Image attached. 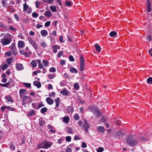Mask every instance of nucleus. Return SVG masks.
Here are the masks:
<instances>
[{"label": "nucleus", "mask_w": 152, "mask_h": 152, "mask_svg": "<svg viewBox=\"0 0 152 152\" xmlns=\"http://www.w3.org/2000/svg\"><path fill=\"white\" fill-rule=\"evenodd\" d=\"M9 48L11 49V52H12V54L13 55H15L18 54L17 50L15 46V43H12L11 45L9 47Z\"/></svg>", "instance_id": "nucleus-5"}, {"label": "nucleus", "mask_w": 152, "mask_h": 152, "mask_svg": "<svg viewBox=\"0 0 152 152\" xmlns=\"http://www.w3.org/2000/svg\"><path fill=\"white\" fill-rule=\"evenodd\" d=\"M42 62L44 65V66L45 67H46L48 66V64L49 62L46 60H43L42 61Z\"/></svg>", "instance_id": "nucleus-43"}, {"label": "nucleus", "mask_w": 152, "mask_h": 152, "mask_svg": "<svg viewBox=\"0 0 152 152\" xmlns=\"http://www.w3.org/2000/svg\"><path fill=\"white\" fill-rule=\"evenodd\" d=\"M23 104H27L28 103H30L31 101V99L30 96H24L23 99Z\"/></svg>", "instance_id": "nucleus-7"}, {"label": "nucleus", "mask_w": 152, "mask_h": 152, "mask_svg": "<svg viewBox=\"0 0 152 152\" xmlns=\"http://www.w3.org/2000/svg\"><path fill=\"white\" fill-rule=\"evenodd\" d=\"M9 67V66L7 64H4L2 67V70H4Z\"/></svg>", "instance_id": "nucleus-40"}, {"label": "nucleus", "mask_w": 152, "mask_h": 152, "mask_svg": "<svg viewBox=\"0 0 152 152\" xmlns=\"http://www.w3.org/2000/svg\"><path fill=\"white\" fill-rule=\"evenodd\" d=\"M50 9L53 12H56V9L55 7L52 6H50Z\"/></svg>", "instance_id": "nucleus-50"}, {"label": "nucleus", "mask_w": 152, "mask_h": 152, "mask_svg": "<svg viewBox=\"0 0 152 152\" xmlns=\"http://www.w3.org/2000/svg\"><path fill=\"white\" fill-rule=\"evenodd\" d=\"M63 55V53L62 51H60L58 54V58L60 57L61 56H62Z\"/></svg>", "instance_id": "nucleus-52"}, {"label": "nucleus", "mask_w": 152, "mask_h": 152, "mask_svg": "<svg viewBox=\"0 0 152 152\" xmlns=\"http://www.w3.org/2000/svg\"><path fill=\"white\" fill-rule=\"evenodd\" d=\"M36 7L37 8H39L41 5V2L38 0H37L35 2Z\"/></svg>", "instance_id": "nucleus-26"}, {"label": "nucleus", "mask_w": 152, "mask_h": 152, "mask_svg": "<svg viewBox=\"0 0 152 152\" xmlns=\"http://www.w3.org/2000/svg\"><path fill=\"white\" fill-rule=\"evenodd\" d=\"M58 46L56 45H54L52 46V48L53 49V53H56L57 52V50L56 49V48H57L58 49L59 48H58Z\"/></svg>", "instance_id": "nucleus-24"}, {"label": "nucleus", "mask_w": 152, "mask_h": 152, "mask_svg": "<svg viewBox=\"0 0 152 152\" xmlns=\"http://www.w3.org/2000/svg\"><path fill=\"white\" fill-rule=\"evenodd\" d=\"M48 110V109L46 107H44L42 108L41 110V112L42 113H46Z\"/></svg>", "instance_id": "nucleus-37"}, {"label": "nucleus", "mask_w": 152, "mask_h": 152, "mask_svg": "<svg viewBox=\"0 0 152 152\" xmlns=\"http://www.w3.org/2000/svg\"><path fill=\"white\" fill-rule=\"evenodd\" d=\"M26 91V90L25 89H21L20 90L19 93H20V95L21 97L23 95V94L25 93Z\"/></svg>", "instance_id": "nucleus-28"}, {"label": "nucleus", "mask_w": 152, "mask_h": 152, "mask_svg": "<svg viewBox=\"0 0 152 152\" xmlns=\"http://www.w3.org/2000/svg\"><path fill=\"white\" fill-rule=\"evenodd\" d=\"M50 21H47L45 23V26L46 27H48L50 26Z\"/></svg>", "instance_id": "nucleus-61"}, {"label": "nucleus", "mask_w": 152, "mask_h": 152, "mask_svg": "<svg viewBox=\"0 0 152 152\" xmlns=\"http://www.w3.org/2000/svg\"><path fill=\"white\" fill-rule=\"evenodd\" d=\"M63 120L64 123L67 124L69 121V118L68 117L65 116L63 118Z\"/></svg>", "instance_id": "nucleus-23"}, {"label": "nucleus", "mask_w": 152, "mask_h": 152, "mask_svg": "<svg viewBox=\"0 0 152 152\" xmlns=\"http://www.w3.org/2000/svg\"><path fill=\"white\" fill-rule=\"evenodd\" d=\"M97 131L101 133H104L105 131L104 127L103 126H98L97 128Z\"/></svg>", "instance_id": "nucleus-14"}, {"label": "nucleus", "mask_w": 152, "mask_h": 152, "mask_svg": "<svg viewBox=\"0 0 152 152\" xmlns=\"http://www.w3.org/2000/svg\"><path fill=\"white\" fill-rule=\"evenodd\" d=\"M116 34V32L115 31H112L110 34V35L112 37H114Z\"/></svg>", "instance_id": "nucleus-44"}, {"label": "nucleus", "mask_w": 152, "mask_h": 152, "mask_svg": "<svg viewBox=\"0 0 152 152\" xmlns=\"http://www.w3.org/2000/svg\"><path fill=\"white\" fill-rule=\"evenodd\" d=\"M69 71L70 72L72 73H77V71L76 69L74 67H70Z\"/></svg>", "instance_id": "nucleus-19"}, {"label": "nucleus", "mask_w": 152, "mask_h": 152, "mask_svg": "<svg viewBox=\"0 0 152 152\" xmlns=\"http://www.w3.org/2000/svg\"><path fill=\"white\" fill-rule=\"evenodd\" d=\"M85 60H84L83 56H81L80 57V64H84Z\"/></svg>", "instance_id": "nucleus-38"}, {"label": "nucleus", "mask_w": 152, "mask_h": 152, "mask_svg": "<svg viewBox=\"0 0 152 152\" xmlns=\"http://www.w3.org/2000/svg\"><path fill=\"white\" fill-rule=\"evenodd\" d=\"M104 151V148L102 147H101L98 149L97 150V152H102Z\"/></svg>", "instance_id": "nucleus-58"}, {"label": "nucleus", "mask_w": 152, "mask_h": 152, "mask_svg": "<svg viewBox=\"0 0 152 152\" xmlns=\"http://www.w3.org/2000/svg\"><path fill=\"white\" fill-rule=\"evenodd\" d=\"M44 3H47L49 4H51L53 1V0H42Z\"/></svg>", "instance_id": "nucleus-39"}, {"label": "nucleus", "mask_w": 152, "mask_h": 152, "mask_svg": "<svg viewBox=\"0 0 152 152\" xmlns=\"http://www.w3.org/2000/svg\"><path fill=\"white\" fill-rule=\"evenodd\" d=\"M44 14L48 17H50L52 15L50 11H46Z\"/></svg>", "instance_id": "nucleus-30"}, {"label": "nucleus", "mask_w": 152, "mask_h": 152, "mask_svg": "<svg viewBox=\"0 0 152 152\" xmlns=\"http://www.w3.org/2000/svg\"><path fill=\"white\" fill-rule=\"evenodd\" d=\"M35 111L34 110H30L28 112V116H32L35 115Z\"/></svg>", "instance_id": "nucleus-20"}, {"label": "nucleus", "mask_w": 152, "mask_h": 152, "mask_svg": "<svg viewBox=\"0 0 152 152\" xmlns=\"http://www.w3.org/2000/svg\"><path fill=\"white\" fill-rule=\"evenodd\" d=\"M88 109L90 110V111L94 113H95V112L97 109V107L94 106H91L89 107Z\"/></svg>", "instance_id": "nucleus-11"}, {"label": "nucleus", "mask_w": 152, "mask_h": 152, "mask_svg": "<svg viewBox=\"0 0 152 152\" xmlns=\"http://www.w3.org/2000/svg\"><path fill=\"white\" fill-rule=\"evenodd\" d=\"M52 144V142L50 141H48L46 140L43 141L41 142V143H39L38 144V148L47 149L50 148Z\"/></svg>", "instance_id": "nucleus-2"}, {"label": "nucleus", "mask_w": 152, "mask_h": 152, "mask_svg": "<svg viewBox=\"0 0 152 152\" xmlns=\"http://www.w3.org/2000/svg\"><path fill=\"white\" fill-rule=\"evenodd\" d=\"M49 71L50 72H55L56 71V69L54 67H52L50 69Z\"/></svg>", "instance_id": "nucleus-45"}, {"label": "nucleus", "mask_w": 152, "mask_h": 152, "mask_svg": "<svg viewBox=\"0 0 152 152\" xmlns=\"http://www.w3.org/2000/svg\"><path fill=\"white\" fill-rule=\"evenodd\" d=\"M74 118L76 120H78L80 119V116L78 114L76 113L74 115Z\"/></svg>", "instance_id": "nucleus-49"}, {"label": "nucleus", "mask_w": 152, "mask_h": 152, "mask_svg": "<svg viewBox=\"0 0 152 152\" xmlns=\"http://www.w3.org/2000/svg\"><path fill=\"white\" fill-rule=\"evenodd\" d=\"M95 49H96V50L98 52H100L101 51V48L99 45L96 44L95 45Z\"/></svg>", "instance_id": "nucleus-27"}, {"label": "nucleus", "mask_w": 152, "mask_h": 152, "mask_svg": "<svg viewBox=\"0 0 152 152\" xmlns=\"http://www.w3.org/2000/svg\"><path fill=\"white\" fill-rule=\"evenodd\" d=\"M12 41L11 35L7 34H5L4 37L0 39V43L2 46H4L10 44Z\"/></svg>", "instance_id": "nucleus-1"}, {"label": "nucleus", "mask_w": 152, "mask_h": 152, "mask_svg": "<svg viewBox=\"0 0 152 152\" xmlns=\"http://www.w3.org/2000/svg\"><path fill=\"white\" fill-rule=\"evenodd\" d=\"M56 76L54 75V74H49L48 75V77L50 79H53L54 77H55Z\"/></svg>", "instance_id": "nucleus-41"}, {"label": "nucleus", "mask_w": 152, "mask_h": 152, "mask_svg": "<svg viewBox=\"0 0 152 152\" xmlns=\"http://www.w3.org/2000/svg\"><path fill=\"white\" fill-rule=\"evenodd\" d=\"M84 64H80V69L81 71H83L84 69Z\"/></svg>", "instance_id": "nucleus-53"}, {"label": "nucleus", "mask_w": 152, "mask_h": 152, "mask_svg": "<svg viewBox=\"0 0 152 152\" xmlns=\"http://www.w3.org/2000/svg\"><path fill=\"white\" fill-rule=\"evenodd\" d=\"M46 101L48 104L50 105L52 104L54 102L53 100L49 97L46 98Z\"/></svg>", "instance_id": "nucleus-13"}, {"label": "nucleus", "mask_w": 152, "mask_h": 152, "mask_svg": "<svg viewBox=\"0 0 152 152\" xmlns=\"http://www.w3.org/2000/svg\"><path fill=\"white\" fill-rule=\"evenodd\" d=\"M83 127L85 129L86 132H88V129L89 127V126L87 124V121L85 119H84V123Z\"/></svg>", "instance_id": "nucleus-8"}, {"label": "nucleus", "mask_w": 152, "mask_h": 152, "mask_svg": "<svg viewBox=\"0 0 152 152\" xmlns=\"http://www.w3.org/2000/svg\"><path fill=\"white\" fill-rule=\"evenodd\" d=\"M23 10L24 11H26L28 14L31 13L32 11L31 8L29 7L26 2L23 4Z\"/></svg>", "instance_id": "nucleus-6"}, {"label": "nucleus", "mask_w": 152, "mask_h": 152, "mask_svg": "<svg viewBox=\"0 0 152 152\" xmlns=\"http://www.w3.org/2000/svg\"><path fill=\"white\" fill-rule=\"evenodd\" d=\"M23 85L25 86L26 87L29 88L31 87V84L30 83H23Z\"/></svg>", "instance_id": "nucleus-42"}, {"label": "nucleus", "mask_w": 152, "mask_h": 152, "mask_svg": "<svg viewBox=\"0 0 152 152\" xmlns=\"http://www.w3.org/2000/svg\"><path fill=\"white\" fill-rule=\"evenodd\" d=\"M13 59L12 58H7L6 59L7 62L8 64L10 65L12 64V61L13 60Z\"/></svg>", "instance_id": "nucleus-29"}, {"label": "nucleus", "mask_w": 152, "mask_h": 152, "mask_svg": "<svg viewBox=\"0 0 152 152\" xmlns=\"http://www.w3.org/2000/svg\"><path fill=\"white\" fill-rule=\"evenodd\" d=\"M71 137L68 136L66 137V140L67 142H70L71 141Z\"/></svg>", "instance_id": "nucleus-56"}, {"label": "nucleus", "mask_w": 152, "mask_h": 152, "mask_svg": "<svg viewBox=\"0 0 152 152\" xmlns=\"http://www.w3.org/2000/svg\"><path fill=\"white\" fill-rule=\"evenodd\" d=\"M60 93L63 96H67L69 94L70 92L66 89L64 88L60 91Z\"/></svg>", "instance_id": "nucleus-9"}, {"label": "nucleus", "mask_w": 152, "mask_h": 152, "mask_svg": "<svg viewBox=\"0 0 152 152\" xmlns=\"http://www.w3.org/2000/svg\"><path fill=\"white\" fill-rule=\"evenodd\" d=\"M14 17L17 21H19V18L17 14H15L14 15Z\"/></svg>", "instance_id": "nucleus-57"}, {"label": "nucleus", "mask_w": 152, "mask_h": 152, "mask_svg": "<svg viewBox=\"0 0 152 152\" xmlns=\"http://www.w3.org/2000/svg\"><path fill=\"white\" fill-rule=\"evenodd\" d=\"M2 6L3 7H4L7 5V3L6 1L4 0H2Z\"/></svg>", "instance_id": "nucleus-59"}, {"label": "nucleus", "mask_w": 152, "mask_h": 152, "mask_svg": "<svg viewBox=\"0 0 152 152\" xmlns=\"http://www.w3.org/2000/svg\"><path fill=\"white\" fill-rule=\"evenodd\" d=\"M56 93L54 92H51L49 94V96H50L51 97H54L55 96V95Z\"/></svg>", "instance_id": "nucleus-62"}, {"label": "nucleus", "mask_w": 152, "mask_h": 152, "mask_svg": "<svg viewBox=\"0 0 152 152\" xmlns=\"http://www.w3.org/2000/svg\"><path fill=\"white\" fill-rule=\"evenodd\" d=\"M69 60L71 61H75L74 57L72 55H70L69 56Z\"/></svg>", "instance_id": "nucleus-54"}, {"label": "nucleus", "mask_w": 152, "mask_h": 152, "mask_svg": "<svg viewBox=\"0 0 152 152\" xmlns=\"http://www.w3.org/2000/svg\"><path fill=\"white\" fill-rule=\"evenodd\" d=\"M5 98L7 100V101L8 102H11L12 103H13L14 102L12 97L10 95L7 96L5 97Z\"/></svg>", "instance_id": "nucleus-17"}, {"label": "nucleus", "mask_w": 152, "mask_h": 152, "mask_svg": "<svg viewBox=\"0 0 152 152\" xmlns=\"http://www.w3.org/2000/svg\"><path fill=\"white\" fill-rule=\"evenodd\" d=\"M100 121L102 122H104L106 121V118L103 116H102L100 119Z\"/></svg>", "instance_id": "nucleus-60"}, {"label": "nucleus", "mask_w": 152, "mask_h": 152, "mask_svg": "<svg viewBox=\"0 0 152 152\" xmlns=\"http://www.w3.org/2000/svg\"><path fill=\"white\" fill-rule=\"evenodd\" d=\"M40 34L41 35L44 37L47 36L48 34L47 31L45 30H42L41 31Z\"/></svg>", "instance_id": "nucleus-15"}, {"label": "nucleus", "mask_w": 152, "mask_h": 152, "mask_svg": "<svg viewBox=\"0 0 152 152\" xmlns=\"http://www.w3.org/2000/svg\"><path fill=\"white\" fill-rule=\"evenodd\" d=\"M74 88L75 89H78L79 88V85L77 83H75L74 84Z\"/></svg>", "instance_id": "nucleus-47"}, {"label": "nucleus", "mask_w": 152, "mask_h": 152, "mask_svg": "<svg viewBox=\"0 0 152 152\" xmlns=\"http://www.w3.org/2000/svg\"><path fill=\"white\" fill-rule=\"evenodd\" d=\"M60 98L59 97H57V99L55 100V101L56 103V107H57L59 106L60 104Z\"/></svg>", "instance_id": "nucleus-25"}, {"label": "nucleus", "mask_w": 152, "mask_h": 152, "mask_svg": "<svg viewBox=\"0 0 152 152\" xmlns=\"http://www.w3.org/2000/svg\"><path fill=\"white\" fill-rule=\"evenodd\" d=\"M31 64L33 68H35L37 66V63L35 61H32L31 63Z\"/></svg>", "instance_id": "nucleus-33"}, {"label": "nucleus", "mask_w": 152, "mask_h": 152, "mask_svg": "<svg viewBox=\"0 0 152 152\" xmlns=\"http://www.w3.org/2000/svg\"><path fill=\"white\" fill-rule=\"evenodd\" d=\"M60 64L62 65H64L66 64V61L64 60H62L60 61Z\"/></svg>", "instance_id": "nucleus-64"}, {"label": "nucleus", "mask_w": 152, "mask_h": 152, "mask_svg": "<svg viewBox=\"0 0 152 152\" xmlns=\"http://www.w3.org/2000/svg\"><path fill=\"white\" fill-rule=\"evenodd\" d=\"M65 4L66 6H71L72 4L69 1H67L66 2H65Z\"/></svg>", "instance_id": "nucleus-55"}, {"label": "nucleus", "mask_w": 152, "mask_h": 152, "mask_svg": "<svg viewBox=\"0 0 152 152\" xmlns=\"http://www.w3.org/2000/svg\"><path fill=\"white\" fill-rule=\"evenodd\" d=\"M27 39L29 43L35 50H36L38 49V45L37 43L35 41L33 40L31 37H27Z\"/></svg>", "instance_id": "nucleus-4"}, {"label": "nucleus", "mask_w": 152, "mask_h": 152, "mask_svg": "<svg viewBox=\"0 0 152 152\" xmlns=\"http://www.w3.org/2000/svg\"><path fill=\"white\" fill-rule=\"evenodd\" d=\"M10 83V82H8L5 84L0 83V85L3 87H7L9 86Z\"/></svg>", "instance_id": "nucleus-31"}, {"label": "nucleus", "mask_w": 152, "mask_h": 152, "mask_svg": "<svg viewBox=\"0 0 152 152\" xmlns=\"http://www.w3.org/2000/svg\"><path fill=\"white\" fill-rule=\"evenodd\" d=\"M45 124V121L42 118H40L39 119V124L40 126H43Z\"/></svg>", "instance_id": "nucleus-16"}, {"label": "nucleus", "mask_w": 152, "mask_h": 152, "mask_svg": "<svg viewBox=\"0 0 152 152\" xmlns=\"http://www.w3.org/2000/svg\"><path fill=\"white\" fill-rule=\"evenodd\" d=\"M44 105H43V104L42 103H39V104H38V107H37V109H38L40 107H42V106H44Z\"/></svg>", "instance_id": "nucleus-63"}, {"label": "nucleus", "mask_w": 152, "mask_h": 152, "mask_svg": "<svg viewBox=\"0 0 152 152\" xmlns=\"http://www.w3.org/2000/svg\"><path fill=\"white\" fill-rule=\"evenodd\" d=\"M48 126L49 127V131L53 133H55V131L53 129V126H52L49 125H48Z\"/></svg>", "instance_id": "nucleus-35"}, {"label": "nucleus", "mask_w": 152, "mask_h": 152, "mask_svg": "<svg viewBox=\"0 0 152 152\" xmlns=\"http://www.w3.org/2000/svg\"><path fill=\"white\" fill-rule=\"evenodd\" d=\"M126 142L129 145L133 147L137 143V140L134 138L131 135H129L127 137Z\"/></svg>", "instance_id": "nucleus-3"}, {"label": "nucleus", "mask_w": 152, "mask_h": 152, "mask_svg": "<svg viewBox=\"0 0 152 152\" xmlns=\"http://www.w3.org/2000/svg\"><path fill=\"white\" fill-rule=\"evenodd\" d=\"M116 134H117V136L119 137H121L123 136V133L122 130H120L117 132Z\"/></svg>", "instance_id": "nucleus-34"}, {"label": "nucleus", "mask_w": 152, "mask_h": 152, "mask_svg": "<svg viewBox=\"0 0 152 152\" xmlns=\"http://www.w3.org/2000/svg\"><path fill=\"white\" fill-rule=\"evenodd\" d=\"M40 45L43 48H45L47 45L46 42H44L41 43Z\"/></svg>", "instance_id": "nucleus-51"}, {"label": "nucleus", "mask_w": 152, "mask_h": 152, "mask_svg": "<svg viewBox=\"0 0 152 152\" xmlns=\"http://www.w3.org/2000/svg\"><path fill=\"white\" fill-rule=\"evenodd\" d=\"M12 53L11 51H10L5 53L4 55H7V57L10 56L11 55Z\"/></svg>", "instance_id": "nucleus-46"}, {"label": "nucleus", "mask_w": 152, "mask_h": 152, "mask_svg": "<svg viewBox=\"0 0 152 152\" xmlns=\"http://www.w3.org/2000/svg\"><path fill=\"white\" fill-rule=\"evenodd\" d=\"M10 147V149L12 150H14L15 148V146L13 144V143L12 142H10V144H9Z\"/></svg>", "instance_id": "nucleus-36"}, {"label": "nucleus", "mask_w": 152, "mask_h": 152, "mask_svg": "<svg viewBox=\"0 0 152 152\" xmlns=\"http://www.w3.org/2000/svg\"><path fill=\"white\" fill-rule=\"evenodd\" d=\"M25 45L24 42L22 41H19L18 42V47L19 48H23Z\"/></svg>", "instance_id": "nucleus-12"}, {"label": "nucleus", "mask_w": 152, "mask_h": 152, "mask_svg": "<svg viewBox=\"0 0 152 152\" xmlns=\"http://www.w3.org/2000/svg\"><path fill=\"white\" fill-rule=\"evenodd\" d=\"M147 82L148 84L151 85L152 84V77H148L147 80Z\"/></svg>", "instance_id": "nucleus-32"}, {"label": "nucleus", "mask_w": 152, "mask_h": 152, "mask_svg": "<svg viewBox=\"0 0 152 152\" xmlns=\"http://www.w3.org/2000/svg\"><path fill=\"white\" fill-rule=\"evenodd\" d=\"M33 84L34 85L36 86L38 88H40L41 86V83L37 81H34L33 83Z\"/></svg>", "instance_id": "nucleus-18"}, {"label": "nucleus", "mask_w": 152, "mask_h": 152, "mask_svg": "<svg viewBox=\"0 0 152 152\" xmlns=\"http://www.w3.org/2000/svg\"><path fill=\"white\" fill-rule=\"evenodd\" d=\"M94 114L98 117H100L102 115L101 113L98 110V109Z\"/></svg>", "instance_id": "nucleus-21"}, {"label": "nucleus", "mask_w": 152, "mask_h": 152, "mask_svg": "<svg viewBox=\"0 0 152 152\" xmlns=\"http://www.w3.org/2000/svg\"><path fill=\"white\" fill-rule=\"evenodd\" d=\"M38 14L36 13L35 12H33L32 14V16L34 18H37L38 16Z\"/></svg>", "instance_id": "nucleus-48"}, {"label": "nucleus", "mask_w": 152, "mask_h": 152, "mask_svg": "<svg viewBox=\"0 0 152 152\" xmlns=\"http://www.w3.org/2000/svg\"><path fill=\"white\" fill-rule=\"evenodd\" d=\"M16 68L17 70L18 71L22 70L24 69L23 65L21 64H17L16 66Z\"/></svg>", "instance_id": "nucleus-10"}, {"label": "nucleus", "mask_w": 152, "mask_h": 152, "mask_svg": "<svg viewBox=\"0 0 152 152\" xmlns=\"http://www.w3.org/2000/svg\"><path fill=\"white\" fill-rule=\"evenodd\" d=\"M66 110L68 113H72L73 111L74 108L72 107L69 106Z\"/></svg>", "instance_id": "nucleus-22"}]
</instances>
